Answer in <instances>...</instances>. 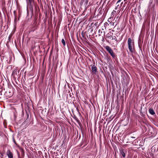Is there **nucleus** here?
Listing matches in <instances>:
<instances>
[{
	"label": "nucleus",
	"instance_id": "f257e3e1",
	"mask_svg": "<svg viewBox=\"0 0 158 158\" xmlns=\"http://www.w3.org/2000/svg\"><path fill=\"white\" fill-rule=\"evenodd\" d=\"M127 43L129 50L131 52H133V49L132 46L134 45V42H132V40L131 38H128Z\"/></svg>",
	"mask_w": 158,
	"mask_h": 158
},
{
	"label": "nucleus",
	"instance_id": "f03ea898",
	"mask_svg": "<svg viewBox=\"0 0 158 158\" xmlns=\"http://www.w3.org/2000/svg\"><path fill=\"white\" fill-rule=\"evenodd\" d=\"M105 49L110 54L112 57L114 58L115 57V54L113 52V51L111 48L109 46H106L105 47Z\"/></svg>",
	"mask_w": 158,
	"mask_h": 158
},
{
	"label": "nucleus",
	"instance_id": "7ed1b4c3",
	"mask_svg": "<svg viewBox=\"0 0 158 158\" xmlns=\"http://www.w3.org/2000/svg\"><path fill=\"white\" fill-rule=\"evenodd\" d=\"M6 154L9 158H13V154L10 152V150H8L6 152Z\"/></svg>",
	"mask_w": 158,
	"mask_h": 158
},
{
	"label": "nucleus",
	"instance_id": "20e7f679",
	"mask_svg": "<svg viewBox=\"0 0 158 158\" xmlns=\"http://www.w3.org/2000/svg\"><path fill=\"white\" fill-rule=\"evenodd\" d=\"M92 70L93 72H97V68L95 65H93L92 66Z\"/></svg>",
	"mask_w": 158,
	"mask_h": 158
},
{
	"label": "nucleus",
	"instance_id": "39448f33",
	"mask_svg": "<svg viewBox=\"0 0 158 158\" xmlns=\"http://www.w3.org/2000/svg\"><path fill=\"white\" fill-rule=\"evenodd\" d=\"M149 113L152 115H154L155 114V112H154L153 109H150L149 110Z\"/></svg>",
	"mask_w": 158,
	"mask_h": 158
},
{
	"label": "nucleus",
	"instance_id": "423d86ee",
	"mask_svg": "<svg viewBox=\"0 0 158 158\" xmlns=\"http://www.w3.org/2000/svg\"><path fill=\"white\" fill-rule=\"evenodd\" d=\"M27 3L29 4L30 6H32L31 3L32 2V0H26Z\"/></svg>",
	"mask_w": 158,
	"mask_h": 158
},
{
	"label": "nucleus",
	"instance_id": "0eeeda50",
	"mask_svg": "<svg viewBox=\"0 0 158 158\" xmlns=\"http://www.w3.org/2000/svg\"><path fill=\"white\" fill-rule=\"evenodd\" d=\"M120 153L123 157H125V154L123 150H121L120 151Z\"/></svg>",
	"mask_w": 158,
	"mask_h": 158
},
{
	"label": "nucleus",
	"instance_id": "6e6552de",
	"mask_svg": "<svg viewBox=\"0 0 158 158\" xmlns=\"http://www.w3.org/2000/svg\"><path fill=\"white\" fill-rule=\"evenodd\" d=\"M61 42L63 44L64 46H65V42L64 40L63 39H62Z\"/></svg>",
	"mask_w": 158,
	"mask_h": 158
},
{
	"label": "nucleus",
	"instance_id": "1a4fd4ad",
	"mask_svg": "<svg viewBox=\"0 0 158 158\" xmlns=\"http://www.w3.org/2000/svg\"><path fill=\"white\" fill-rule=\"evenodd\" d=\"M121 8V7H120V6H119V5H117V6H116L115 8V10H117V9H118V8Z\"/></svg>",
	"mask_w": 158,
	"mask_h": 158
},
{
	"label": "nucleus",
	"instance_id": "9d476101",
	"mask_svg": "<svg viewBox=\"0 0 158 158\" xmlns=\"http://www.w3.org/2000/svg\"><path fill=\"white\" fill-rule=\"evenodd\" d=\"M116 13V11L115 10H114L112 12V14H115Z\"/></svg>",
	"mask_w": 158,
	"mask_h": 158
},
{
	"label": "nucleus",
	"instance_id": "9b49d317",
	"mask_svg": "<svg viewBox=\"0 0 158 158\" xmlns=\"http://www.w3.org/2000/svg\"><path fill=\"white\" fill-rule=\"evenodd\" d=\"M121 0H118L117 1V3H116V4H117L118 3L120 2H121Z\"/></svg>",
	"mask_w": 158,
	"mask_h": 158
},
{
	"label": "nucleus",
	"instance_id": "f8f14e48",
	"mask_svg": "<svg viewBox=\"0 0 158 158\" xmlns=\"http://www.w3.org/2000/svg\"><path fill=\"white\" fill-rule=\"evenodd\" d=\"M123 4V2H121V5H120V7H121L122 6V4Z\"/></svg>",
	"mask_w": 158,
	"mask_h": 158
},
{
	"label": "nucleus",
	"instance_id": "ddd939ff",
	"mask_svg": "<svg viewBox=\"0 0 158 158\" xmlns=\"http://www.w3.org/2000/svg\"><path fill=\"white\" fill-rule=\"evenodd\" d=\"M131 137L132 138H135V137Z\"/></svg>",
	"mask_w": 158,
	"mask_h": 158
},
{
	"label": "nucleus",
	"instance_id": "4468645a",
	"mask_svg": "<svg viewBox=\"0 0 158 158\" xmlns=\"http://www.w3.org/2000/svg\"><path fill=\"white\" fill-rule=\"evenodd\" d=\"M11 95H10V96H8V97H11Z\"/></svg>",
	"mask_w": 158,
	"mask_h": 158
},
{
	"label": "nucleus",
	"instance_id": "2eb2a0df",
	"mask_svg": "<svg viewBox=\"0 0 158 158\" xmlns=\"http://www.w3.org/2000/svg\"><path fill=\"white\" fill-rule=\"evenodd\" d=\"M112 25H114V23H113V24H112Z\"/></svg>",
	"mask_w": 158,
	"mask_h": 158
},
{
	"label": "nucleus",
	"instance_id": "dca6fc26",
	"mask_svg": "<svg viewBox=\"0 0 158 158\" xmlns=\"http://www.w3.org/2000/svg\"><path fill=\"white\" fill-rule=\"evenodd\" d=\"M124 1H127V0H124Z\"/></svg>",
	"mask_w": 158,
	"mask_h": 158
}]
</instances>
